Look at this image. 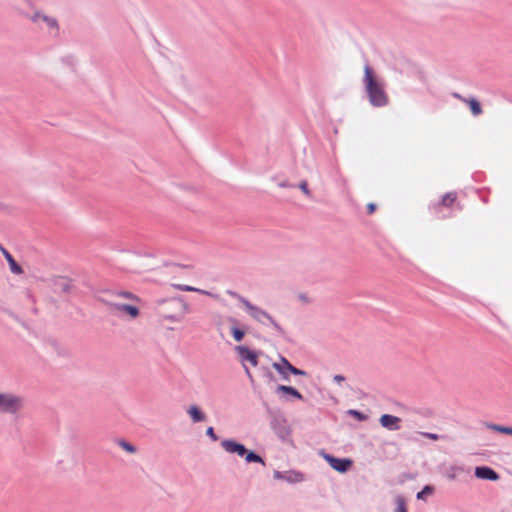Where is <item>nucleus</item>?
<instances>
[{"label": "nucleus", "mask_w": 512, "mask_h": 512, "mask_svg": "<svg viewBox=\"0 0 512 512\" xmlns=\"http://www.w3.org/2000/svg\"><path fill=\"white\" fill-rule=\"evenodd\" d=\"M0 250L2 251L5 259L7 260L9 264L10 271L13 274L19 275L23 273V269L20 264L17 263V261L14 259V257L11 255L9 251H7L5 248L0 246Z\"/></svg>", "instance_id": "nucleus-14"}, {"label": "nucleus", "mask_w": 512, "mask_h": 512, "mask_svg": "<svg viewBox=\"0 0 512 512\" xmlns=\"http://www.w3.org/2000/svg\"><path fill=\"white\" fill-rule=\"evenodd\" d=\"M299 189L308 197H311V191L310 189L308 188V183L306 180H302L299 185H298Z\"/></svg>", "instance_id": "nucleus-33"}, {"label": "nucleus", "mask_w": 512, "mask_h": 512, "mask_svg": "<svg viewBox=\"0 0 512 512\" xmlns=\"http://www.w3.org/2000/svg\"><path fill=\"white\" fill-rule=\"evenodd\" d=\"M348 414L353 416L355 419H357L358 421H365L368 419V416L365 415L364 413H362L361 411L359 410H354V409H351L348 411Z\"/></svg>", "instance_id": "nucleus-31"}, {"label": "nucleus", "mask_w": 512, "mask_h": 512, "mask_svg": "<svg viewBox=\"0 0 512 512\" xmlns=\"http://www.w3.org/2000/svg\"><path fill=\"white\" fill-rule=\"evenodd\" d=\"M235 351L242 362H249L252 366L258 365V354L256 351L251 350L249 347L244 345H238L235 347Z\"/></svg>", "instance_id": "nucleus-7"}, {"label": "nucleus", "mask_w": 512, "mask_h": 512, "mask_svg": "<svg viewBox=\"0 0 512 512\" xmlns=\"http://www.w3.org/2000/svg\"><path fill=\"white\" fill-rule=\"evenodd\" d=\"M271 425L274 432L281 439H284L290 433L285 420L274 419Z\"/></svg>", "instance_id": "nucleus-17"}, {"label": "nucleus", "mask_w": 512, "mask_h": 512, "mask_svg": "<svg viewBox=\"0 0 512 512\" xmlns=\"http://www.w3.org/2000/svg\"><path fill=\"white\" fill-rule=\"evenodd\" d=\"M227 294L232 296L233 298H236L245 308L247 306V303L250 302L247 298L243 297L242 295H240L236 291L227 290Z\"/></svg>", "instance_id": "nucleus-30"}, {"label": "nucleus", "mask_w": 512, "mask_h": 512, "mask_svg": "<svg viewBox=\"0 0 512 512\" xmlns=\"http://www.w3.org/2000/svg\"><path fill=\"white\" fill-rule=\"evenodd\" d=\"M175 288H177L178 290L180 291H185V292H199V293H202V294H206V295H211L210 292L208 291H205V290H201V289H198V288H195V287H192L190 285H185V284H176L174 285Z\"/></svg>", "instance_id": "nucleus-23"}, {"label": "nucleus", "mask_w": 512, "mask_h": 512, "mask_svg": "<svg viewBox=\"0 0 512 512\" xmlns=\"http://www.w3.org/2000/svg\"><path fill=\"white\" fill-rule=\"evenodd\" d=\"M273 476L275 479L283 480L288 483H299L304 480V474L298 471L289 470V471H274Z\"/></svg>", "instance_id": "nucleus-8"}, {"label": "nucleus", "mask_w": 512, "mask_h": 512, "mask_svg": "<svg viewBox=\"0 0 512 512\" xmlns=\"http://www.w3.org/2000/svg\"><path fill=\"white\" fill-rule=\"evenodd\" d=\"M324 459L331 468L339 473L347 472L353 465V461L350 458H338L328 453L324 454Z\"/></svg>", "instance_id": "nucleus-5"}, {"label": "nucleus", "mask_w": 512, "mask_h": 512, "mask_svg": "<svg viewBox=\"0 0 512 512\" xmlns=\"http://www.w3.org/2000/svg\"><path fill=\"white\" fill-rule=\"evenodd\" d=\"M227 320L229 323L232 324L231 334H232V337L234 338V340L237 342L242 341L243 338L245 337V330L238 327L239 321L235 317H232V316H229L227 318Z\"/></svg>", "instance_id": "nucleus-16"}, {"label": "nucleus", "mask_w": 512, "mask_h": 512, "mask_svg": "<svg viewBox=\"0 0 512 512\" xmlns=\"http://www.w3.org/2000/svg\"><path fill=\"white\" fill-rule=\"evenodd\" d=\"M243 367H244V370H245V373H246L247 377L250 379L251 382H253V376H252L249 368L245 364H243Z\"/></svg>", "instance_id": "nucleus-41"}, {"label": "nucleus", "mask_w": 512, "mask_h": 512, "mask_svg": "<svg viewBox=\"0 0 512 512\" xmlns=\"http://www.w3.org/2000/svg\"><path fill=\"white\" fill-rule=\"evenodd\" d=\"M43 16H45V14L41 13V12H35L32 16H31V20L33 22H37L39 19H42L43 20Z\"/></svg>", "instance_id": "nucleus-37"}, {"label": "nucleus", "mask_w": 512, "mask_h": 512, "mask_svg": "<svg viewBox=\"0 0 512 512\" xmlns=\"http://www.w3.org/2000/svg\"><path fill=\"white\" fill-rule=\"evenodd\" d=\"M24 406V399L19 395L0 392V413L15 415Z\"/></svg>", "instance_id": "nucleus-4"}, {"label": "nucleus", "mask_w": 512, "mask_h": 512, "mask_svg": "<svg viewBox=\"0 0 512 512\" xmlns=\"http://www.w3.org/2000/svg\"><path fill=\"white\" fill-rule=\"evenodd\" d=\"M454 97L459 98V99H463V98H462L459 94H457V93H454Z\"/></svg>", "instance_id": "nucleus-43"}, {"label": "nucleus", "mask_w": 512, "mask_h": 512, "mask_svg": "<svg viewBox=\"0 0 512 512\" xmlns=\"http://www.w3.org/2000/svg\"><path fill=\"white\" fill-rule=\"evenodd\" d=\"M333 380L337 383H341L343 381H345V377L343 375H340V374H336L334 377H333Z\"/></svg>", "instance_id": "nucleus-40"}, {"label": "nucleus", "mask_w": 512, "mask_h": 512, "mask_svg": "<svg viewBox=\"0 0 512 512\" xmlns=\"http://www.w3.org/2000/svg\"><path fill=\"white\" fill-rule=\"evenodd\" d=\"M222 448L231 454H237L240 457H244L246 454L247 448L244 444L234 440V439H223L221 441Z\"/></svg>", "instance_id": "nucleus-6"}, {"label": "nucleus", "mask_w": 512, "mask_h": 512, "mask_svg": "<svg viewBox=\"0 0 512 512\" xmlns=\"http://www.w3.org/2000/svg\"><path fill=\"white\" fill-rule=\"evenodd\" d=\"M117 443H118V445H119L123 450H125L126 452H128V453H130V454H134V453H136V451H137L136 447H135L133 444H131V443L127 442V441H126V440H124V439H120V440H118V442H117Z\"/></svg>", "instance_id": "nucleus-27"}, {"label": "nucleus", "mask_w": 512, "mask_h": 512, "mask_svg": "<svg viewBox=\"0 0 512 512\" xmlns=\"http://www.w3.org/2000/svg\"><path fill=\"white\" fill-rule=\"evenodd\" d=\"M63 61L66 62L67 64L72 65L74 58H73V56H67V57L63 58Z\"/></svg>", "instance_id": "nucleus-42"}, {"label": "nucleus", "mask_w": 512, "mask_h": 512, "mask_svg": "<svg viewBox=\"0 0 512 512\" xmlns=\"http://www.w3.org/2000/svg\"><path fill=\"white\" fill-rule=\"evenodd\" d=\"M206 435L212 440V441H217L218 440V436L216 435L215 431H214V428L212 426L208 427L206 429Z\"/></svg>", "instance_id": "nucleus-35"}, {"label": "nucleus", "mask_w": 512, "mask_h": 512, "mask_svg": "<svg viewBox=\"0 0 512 512\" xmlns=\"http://www.w3.org/2000/svg\"><path fill=\"white\" fill-rule=\"evenodd\" d=\"M276 393L281 394L283 396H291L297 400H303V395L294 387L287 385H278L276 388Z\"/></svg>", "instance_id": "nucleus-18"}, {"label": "nucleus", "mask_w": 512, "mask_h": 512, "mask_svg": "<svg viewBox=\"0 0 512 512\" xmlns=\"http://www.w3.org/2000/svg\"><path fill=\"white\" fill-rule=\"evenodd\" d=\"M456 198H457L456 193L448 192L442 196L441 200L438 203L430 206L429 209L434 214H437V213H439V210L441 209L442 206L448 207V208L451 207L454 204V202L456 201Z\"/></svg>", "instance_id": "nucleus-13"}, {"label": "nucleus", "mask_w": 512, "mask_h": 512, "mask_svg": "<svg viewBox=\"0 0 512 512\" xmlns=\"http://www.w3.org/2000/svg\"><path fill=\"white\" fill-rule=\"evenodd\" d=\"M289 373L293 374V375H296V376H306L307 375V372L302 370V369H299L293 365H289Z\"/></svg>", "instance_id": "nucleus-34"}, {"label": "nucleus", "mask_w": 512, "mask_h": 512, "mask_svg": "<svg viewBox=\"0 0 512 512\" xmlns=\"http://www.w3.org/2000/svg\"><path fill=\"white\" fill-rule=\"evenodd\" d=\"M396 508L395 512H408L406 506V500L402 495H398L395 499Z\"/></svg>", "instance_id": "nucleus-25"}, {"label": "nucleus", "mask_w": 512, "mask_h": 512, "mask_svg": "<svg viewBox=\"0 0 512 512\" xmlns=\"http://www.w3.org/2000/svg\"><path fill=\"white\" fill-rule=\"evenodd\" d=\"M248 314L257 322L262 325L270 324L277 336L287 339L286 331L276 322V320L264 309L252 304L251 302L247 303L245 308Z\"/></svg>", "instance_id": "nucleus-3"}, {"label": "nucleus", "mask_w": 512, "mask_h": 512, "mask_svg": "<svg viewBox=\"0 0 512 512\" xmlns=\"http://www.w3.org/2000/svg\"><path fill=\"white\" fill-rule=\"evenodd\" d=\"M52 287L55 293H70L72 291L71 279L65 276H56L52 280Z\"/></svg>", "instance_id": "nucleus-9"}, {"label": "nucleus", "mask_w": 512, "mask_h": 512, "mask_svg": "<svg viewBox=\"0 0 512 512\" xmlns=\"http://www.w3.org/2000/svg\"><path fill=\"white\" fill-rule=\"evenodd\" d=\"M112 294L116 295L118 297H123V298H126V299H131V300L139 301V298L134 293H132L130 291L120 290V291L113 292Z\"/></svg>", "instance_id": "nucleus-29"}, {"label": "nucleus", "mask_w": 512, "mask_h": 512, "mask_svg": "<svg viewBox=\"0 0 512 512\" xmlns=\"http://www.w3.org/2000/svg\"><path fill=\"white\" fill-rule=\"evenodd\" d=\"M423 437L425 438H428V439H431L433 441H437L439 439H444L446 436L444 435H439V434H436V433H430V432H421L420 433Z\"/></svg>", "instance_id": "nucleus-32"}, {"label": "nucleus", "mask_w": 512, "mask_h": 512, "mask_svg": "<svg viewBox=\"0 0 512 512\" xmlns=\"http://www.w3.org/2000/svg\"><path fill=\"white\" fill-rule=\"evenodd\" d=\"M156 314L171 322H179L189 312V305L182 297L159 298L154 301Z\"/></svg>", "instance_id": "nucleus-1"}, {"label": "nucleus", "mask_w": 512, "mask_h": 512, "mask_svg": "<svg viewBox=\"0 0 512 512\" xmlns=\"http://www.w3.org/2000/svg\"><path fill=\"white\" fill-rule=\"evenodd\" d=\"M435 488L432 485H425L416 495L418 500H425L426 496L433 494Z\"/></svg>", "instance_id": "nucleus-24"}, {"label": "nucleus", "mask_w": 512, "mask_h": 512, "mask_svg": "<svg viewBox=\"0 0 512 512\" xmlns=\"http://www.w3.org/2000/svg\"><path fill=\"white\" fill-rule=\"evenodd\" d=\"M43 21L47 24L50 29L59 30V24L56 18L48 15L43 16Z\"/></svg>", "instance_id": "nucleus-28"}, {"label": "nucleus", "mask_w": 512, "mask_h": 512, "mask_svg": "<svg viewBox=\"0 0 512 512\" xmlns=\"http://www.w3.org/2000/svg\"><path fill=\"white\" fill-rule=\"evenodd\" d=\"M463 468L462 467H459V466H451L447 471H446V477L447 479L449 480H455L458 476V474L460 472H463Z\"/></svg>", "instance_id": "nucleus-26"}, {"label": "nucleus", "mask_w": 512, "mask_h": 512, "mask_svg": "<svg viewBox=\"0 0 512 512\" xmlns=\"http://www.w3.org/2000/svg\"><path fill=\"white\" fill-rule=\"evenodd\" d=\"M463 100L468 103L470 111L474 116H479L480 114H482V112H483L482 106L476 98L471 97L468 100H465V99H463Z\"/></svg>", "instance_id": "nucleus-21"}, {"label": "nucleus", "mask_w": 512, "mask_h": 512, "mask_svg": "<svg viewBox=\"0 0 512 512\" xmlns=\"http://www.w3.org/2000/svg\"><path fill=\"white\" fill-rule=\"evenodd\" d=\"M246 463H260L263 466L266 465L264 459L262 456H260L258 453H256L254 450H248L246 451V454L244 455Z\"/></svg>", "instance_id": "nucleus-20"}, {"label": "nucleus", "mask_w": 512, "mask_h": 512, "mask_svg": "<svg viewBox=\"0 0 512 512\" xmlns=\"http://www.w3.org/2000/svg\"><path fill=\"white\" fill-rule=\"evenodd\" d=\"M263 376L265 378H267L269 381H274L275 380L274 374H273V372L269 368H264L263 369Z\"/></svg>", "instance_id": "nucleus-36"}, {"label": "nucleus", "mask_w": 512, "mask_h": 512, "mask_svg": "<svg viewBox=\"0 0 512 512\" xmlns=\"http://www.w3.org/2000/svg\"><path fill=\"white\" fill-rule=\"evenodd\" d=\"M187 413L194 423H199L206 420V415L197 405H191L187 409Z\"/></svg>", "instance_id": "nucleus-19"}, {"label": "nucleus", "mask_w": 512, "mask_h": 512, "mask_svg": "<svg viewBox=\"0 0 512 512\" xmlns=\"http://www.w3.org/2000/svg\"><path fill=\"white\" fill-rule=\"evenodd\" d=\"M376 209H377V205L375 203L371 202L367 205V213L368 214H373L376 211Z\"/></svg>", "instance_id": "nucleus-38"}, {"label": "nucleus", "mask_w": 512, "mask_h": 512, "mask_svg": "<svg viewBox=\"0 0 512 512\" xmlns=\"http://www.w3.org/2000/svg\"><path fill=\"white\" fill-rule=\"evenodd\" d=\"M107 305L111 307L113 310L126 313L132 319L137 318L140 314L139 308L135 305L112 302H107Z\"/></svg>", "instance_id": "nucleus-12"}, {"label": "nucleus", "mask_w": 512, "mask_h": 512, "mask_svg": "<svg viewBox=\"0 0 512 512\" xmlns=\"http://www.w3.org/2000/svg\"><path fill=\"white\" fill-rule=\"evenodd\" d=\"M476 478L488 481H497L500 475L489 466H477L474 471Z\"/></svg>", "instance_id": "nucleus-11"}, {"label": "nucleus", "mask_w": 512, "mask_h": 512, "mask_svg": "<svg viewBox=\"0 0 512 512\" xmlns=\"http://www.w3.org/2000/svg\"><path fill=\"white\" fill-rule=\"evenodd\" d=\"M401 421V418L391 414H382L379 418L380 425L389 431L399 430L401 428Z\"/></svg>", "instance_id": "nucleus-10"}, {"label": "nucleus", "mask_w": 512, "mask_h": 512, "mask_svg": "<svg viewBox=\"0 0 512 512\" xmlns=\"http://www.w3.org/2000/svg\"><path fill=\"white\" fill-rule=\"evenodd\" d=\"M278 186L281 187V188L295 187L294 185L290 184L288 181L279 182Z\"/></svg>", "instance_id": "nucleus-39"}, {"label": "nucleus", "mask_w": 512, "mask_h": 512, "mask_svg": "<svg viewBox=\"0 0 512 512\" xmlns=\"http://www.w3.org/2000/svg\"><path fill=\"white\" fill-rule=\"evenodd\" d=\"M289 365H292L285 357H280V362L273 363V368L282 376L284 380H289Z\"/></svg>", "instance_id": "nucleus-15"}, {"label": "nucleus", "mask_w": 512, "mask_h": 512, "mask_svg": "<svg viewBox=\"0 0 512 512\" xmlns=\"http://www.w3.org/2000/svg\"><path fill=\"white\" fill-rule=\"evenodd\" d=\"M485 426L488 429L493 430L495 432L502 433V434H507V435H512V427L503 426V425L494 424V423H489V422L485 423Z\"/></svg>", "instance_id": "nucleus-22"}, {"label": "nucleus", "mask_w": 512, "mask_h": 512, "mask_svg": "<svg viewBox=\"0 0 512 512\" xmlns=\"http://www.w3.org/2000/svg\"><path fill=\"white\" fill-rule=\"evenodd\" d=\"M363 83L369 98V102L374 107H383L388 103V96L383 85L377 80L373 69L367 63L364 67Z\"/></svg>", "instance_id": "nucleus-2"}]
</instances>
